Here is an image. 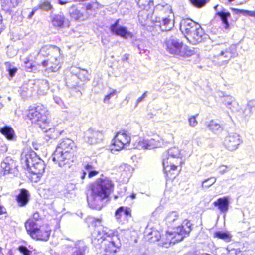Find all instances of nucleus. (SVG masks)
<instances>
[{"mask_svg":"<svg viewBox=\"0 0 255 255\" xmlns=\"http://www.w3.org/2000/svg\"><path fill=\"white\" fill-rule=\"evenodd\" d=\"M90 219L95 226L92 234V243L97 246L103 243L105 255H114L121 246L118 235H115L114 232L108 227L101 225V219L95 218Z\"/></svg>","mask_w":255,"mask_h":255,"instance_id":"f257e3e1","label":"nucleus"},{"mask_svg":"<svg viewBox=\"0 0 255 255\" xmlns=\"http://www.w3.org/2000/svg\"><path fill=\"white\" fill-rule=\"evenodd\" d=\"M114 184L107 178H99L91 184L87 193V199L90 208L100 210L113 191Z\"/></svg>","mask_w":255,"mask_h":255,"instance_id":"f03ea898","label":"nucleus"},{"mask_svg":"<svg viewBox=\"0 0 255 255\" xmlns=\"http://www.w3.org/2000/svg\"><path fill=\"white\" fill-rule=\"evenodd\" d=\"M165 221L168 227L173 228V231L167 232L172 238L173 243L181 241L186 235H189L192 230L191 228L192 224L188 220H185L181 226L175 227L181 222L179 214L176 211L170 212L166 216Z\"/></svg>","mask_w":255,"mask_h":255,"instance_id":"7ed1b4c3","label":"nucleus"},{"mask_svg":"<svg viewBox=\"0 0 255 255\" xmlns=\"http://www.w3.org/2000/svg\"><path fill=\"white\" fill-rule=\"evenodd\" d=\"M166 49L170 54L178 58L188 57L194 54V48H191L175 36L167 38L165 41Z\"/></svg>","mask_w":255,"mask_h":255,"instance_id":"20e7f679","label":"nucleus"},{"mask_svg":"<svg viewBox=\"0 0 255 255\" xmlns=\"http://www.w3.org/2000/svg\"><path fill=\"white\" fill-rule=\"evenodd\" d=\"M46 110L42 105H37L29 110L27 116L32 123L35 124L42 129L48 127Z\"/></svg>","mask_w":255,"mask_h":255,"instance_id":"39448f33","label":"nucleus"},{"mask_svg":"<svg viewBox=\"0 0 255 255\" xmlns=\"http://www.w3.org/2000/svg\"><path fill=\"white\" fill-rule=\"evenodd\" d=\"M180 152L175 147L169 149L165 157L163 158L162 164L166 172L175 170L177 165L181 163Z\"/></svg>","mask_w":255,"mask_h":255,"instance_id":"423d86ee","label":"nucleus"},{"mask_svg":"<svg viewBox=\"0 0 255 255\" xmlns=\"http://www.w3.org/2000/svg\"><path fill=\"white\" fill-rule=\"evenodd\" d=\"M218 51L219 52L214 57L226 63L238 56L237 45L235 44H231L228 47H226L225 44H221L218 48Z\"/></svg>","mask_w":255,"mask_h":255,"instance_id":"0eeeda50","label":"nucleus"},{"mask_svg":"<svg viewBox=\"0 0 255 255\" xmlns=\"http://www.w3.org/2000/svg\"><path fill=\"white\" fill-rule=\"evenodd\" d=\"M130 140V133L127 131L122 130L116 134L113 140L112 144L116 150L119 151L128 146Z\"/></svg>","mask_w":255,"mask_h":255,"instance_id":"6e6552de","label":"nucleus"},{"mask_svg":"<svg viewBox=\"0 0 255 255\" xmlns=\"http://www.w3.org/2000/svg\"><path fill=\"white\" fill-rule=\"evenodd\" d=\"M74 154L65 153L60 149H56L52 155V159L59 167H70L73 161Z\"/></svg>","mask_w":255,"mask_h":255,"instance_id":"1a4fd4ad","label":"nucleus"},{"mask_svg":"<svg viewBox=\"0 0 255 255\" xmlns=\"http://www.w3.org/2000/svg\"><path fill=\"white\" fill-rule=\"evenodd\" d=\"M60 49L59 47L46 45L41 47L36 57L37 64L40 65L42 61L50 58L52 55H58Z\"/></svg>","mask_w":255,"mask_h":255,"instance_id":"9d476101","label":"nucleus"},{"mask_svg":"<svg viewBox=\"0 0 255 255\" xmlns=\"http://www.w3.org/2000/svg\"><path fill=\"white\" fill-rule=\"evenodd\" d=\"M60 51L58 55H52L50 58L42 61V66L45 68V70L48 72H56L61 67Z\"/></svg>","mask_w":255,"mask_h":255,"instance_id":"9b49d317","label":"nucleus"},{"mask_svg":"<svg viewBox=\"0 0 255 255\" xmlns=\"http://www.w3.org/2000/svg\"><path fill=\"white\" fill-rule=\"evenodd\" d=\"M162 145L163 140L159 136H156L150 139H144L142 141H139L135 148L139 150H151L160 147Z\"/></svg>","mask_w":255,"mask_h":255,"instance_id":"f8f14e48","label":"nucleus"},{"mask_svg":"<svg viewBox=\"0 0 255 255\" xmlns=\"http://www.w3.org/2000/svg\"><path fill=\"white\" fill-rule=\"evenodd\" d=\"M185 37L188 41L193 45L203 42L208 38V35L204 33L200 25L199 27H197L196 30H194L191 34L188 36H185Z\"/></svg>","mask_w":255,"mask_h":255,"instance_id":"ddd939ff","label":"nucleus"},{"mask_svg":"<svg viewBox=\"0 0 255 255\" xmlns=\"http://www.w3.org/2000/svg\"><path fill=\"white\" fill-rule=\"evenodd\" d=\"M240 135L236 133H230L226 136L224 140L225 147L230 151L236 150L241 143Z\"/></svg>","mask_w":255,"mask_h":255,"instance_id":"4468645a","label":"nucleus"},{"mask_svg":"<svg viewBox=\"0 0 255 255\" xmlns=\"http://www.w3.org/2000/svg\"><path fill=\"white\" fill-rule=\"evenodd\" d=\"M84 138L88 143L94 144L102 140L103 134L102 131L90 128L85 132Z\"/></svg>","mask_w":255,"mask_h":255,"instance_id":"2eb2a0df","label":"nucleus"},{"mask_svg":"<svg viewBox=\"0 0 255 255\" xmlns=\"http://www.w3.org/2000/svg\"><path fill=\"white\" fill-rule=\"evenodd\" d=\"M119 19H117L114 24L111 25L110 28L111 32L125 39L131 38L133 36L132 33L128 31L127 27L119 25Z\"/></svg>","mask_w":255,"mask_h":255,"instance_id":"dca6fc26","label":"nucleus"},{"mask_svg":"<svg viewBox=\"0 0 255 255\" xmlns=\"http://www.w3.org/2000/svg\"><path fill=\"white\" fill-rule=\"evenodd\" d=\"M199 27V24L188 18L182 19L180 24V30L185 36H188Z\"/></svg>","mask_w":255,"mask_h":255,"instance_id":"f3484780","label":"nucleus"},{"mask_svg":"<svg viewBox=\"0 0 255 255\" xmlns=\"http://www.w3.org/2000/svg\"><path fill=\"white\" fill-rule=\"evenodd\" d=\"M173 17H156L154 21L156 26H159L162 31H169L173 27L172 22Z\"/></svg>","mask_w":255,"mask_h":255,"instance_id":"a211bd4d","label":"nucleus"},{"mask_svg":"<svg viewBox=\"0 0 255 255\" xmlns=\"http://www.w3.org/2000/svg\"><path fill=\"white\" fill-rule=\"evenodd\" d=\"M51 229L48 226H40V228L36 232L32 234V238L37 240L46 241L50 237Z\"/></svg>","mask_w":255,"mask_h":255,"instance_id":"6ab92c4d","label":"nucleus"},{"mask_svg":"<svg viewBox=\"0 0 255 255\" xmlns=\"http://www.w3.org/2000/svg\"><path fill=\"white\" fill-rule=\"evenodd\" d=\"M76 147L75 144L72 140L69 138H65L61 140L57 145L56 149H60L66 153L73 154Z\"/></svg>","mask_w":255,"mask_h":255,"instance_id":"aec40b11","label":"nucleus"},{"mask_svg":"<svg viewBox=\"0 0 255 255\" xmlns=\"http://www.w3.org/2000/svg\"><path fill=\"white\" fill-rule=\"evenodd\" d=\"M153 13L160 15V17H173L172 9L169 4H157L154 9Z\"/></svg>","mask_w":255,"mask_h":255,"instance_id":"412c9836","label":"nucleus"},{"mask_svg":"<svg viewBox=\"0 0 255 255\" xmlns=\"http://www.w3.org/2000/svg\"><path fill=\"white\" fill-rule=\"evenodd\" d=\"M1 167L4 171V174L15 173L16 170V162L10 157H6L1 164Z\"/></svg>","mask_w":255,"mask_h":255,"instance_id":"4be33fe9","label":"nucleus"},{"mask_svg":"<svg viewBox=\"0 0 255 255\" xmlns=\"http://www.w3.org/2000/svg\"><path fill=\"white\" fill-rule=\"evenodd\" d=\"M51 23L53 26L57 28H63L65 25L69 26L68 20L62 13L53 15Z\"/></svg>","mask_w":255,"mask_h":255,"instance_id":"5701e85b","label":"nucleus"},{"mask_svg":"<svg viewBox=\"0 0 255 255\" xmlns=\"http://www.w3.org/2000/svg\"><path fill=\"white\" fill-rule=\"evenodd\" d=\"M131 210L128 207L121 206L117 209L115 213V216L117 220L121 222V218L124 217L127 221L131 217Z\"/></svg>","mask_w":255,"mask_h":255,"instance_id":"b1692460","label":"nucleus"},{"mask_svg":"<svg viewBox=\"0 0 255 255\" xmlns=\"http://www.w3.org/2000/svg\"><path fill=\"white\" fill-rule=\"evenodd\" d=\"M24 161L27 168L33 167L38 164V162L43 160L39 158L34 151H31L26 154Z\"/></svg>","mask_w":255,"mask_h":255,"instance_id":"393cba45","label":"nucleus"},{"mask_svg":"<svg viewBox=\"0 0 255 255\" xmlns=\"http://www.w3.org/2000/svg\"><path fill=\"white\" fill-rule=\"evenodd\" d=\"M45 166L44 161H42L38 162V164L35 166L27 168L34 176H36L35 182H37L38 180L41 178L42 173L44 171Z\"/></svg>","mask_w":255,"mask_h":255,"instance_id":"a878e982","label":"nucleus"},{"mask_svg":"<svg viewBox=\"0 0 255 255\" xmlns=\"http://www.w3.org/2000/svg\"><path fill=\"white\" fill-rule=\"evenodd\" d=\"M229 197L225 196L223 198H219L213 203L215 207L222 213H226L228 211L229 206Z\"/></svg>","mask_w":255,"mask_h":255,"instance_id":"bb28decb","label":"nucleus"},{"mask_svg":"<svg viewBox=\"0 0 255 255\" xmlns=\"http://www.w3.org/2000/svg\"><path fill=\"white\" fill-rule=\"evenodd\" d=\"M146 238L150 242H155L159 240L161 235L159 232L154 229L147 228L144 232Z\"/></svg>","mask_w":255,"mask_h":255,"instance_id":"cd10ccee","label":"nucleus"},{"mask_svg":"<svg viewBox=\"0 0 255 255\" xmlns=\"http://www.w3.org/2000/svg\"><path fill=\"white\" fill-rule=\"evenodd\" d=\"M30 194L25 189H22L19 194L16 196V200L20 207L25 206L29 202Z\"/></svg>","mask_w":255,"mask_h":255,"instance_id":"c85d7f7f","label":"nucleus"},{"mask_svg":"<svg viewBox=\"0 0 255 255\" xmlns=\"http://www.w3.org/2000/svg\"><path fill=\"white\" fill-rule=\"evenodd\" d=\"M0 133L9 140H15L16 135L13 128L8 126H5L0 128Z\"/></svg>","mask_w":255,"mask_h":255,"instance_id":"c756f323","label":"nucleus"},{"mask_svg":"<svg viewBox=\"0 0 255 255\" xmlns=\"http://www.w3.org/2000/svg\"><path fill=\"white\" fill-rule=\"evenodd\" d=\"M223 102L226 106L232 111L235 112L238 110V104L232 96H224Z\"/></svg>","mask_w":255,"mask_h":255,"instance_id":"7c9ffc66","label":"nucleus"},{"mask_svg":"<svg viewBox=\"0 0 255 255\" xmlns=\"http://www.w3.org/2000/svg\"><path fill=\"white\" fill-rule=\"evenodd\" d=\"M25 226L28 233L32 237V234L38 231L40 226L33 221V219H29L25 222Z\"/></svg>","mask_w":255,"mask_h":255,"instance_id":"2f4dec72","label":"nucleus"},{"mask_svg":"<svg viewBox=\"0 0 255 255\" xmlns=\"http://www.w3.org/2000/svg\"><path fill=\"white\" fill-rule=\"evenodd\" d=\"M216 15L220 17L224 28L225 29H229L230 25L228 21V18L230 17V13L229 12L225 11V10H223L220 11H217Z\"/></svg>","mask_w":255,"mask_h":255,"instance_id":"473e14b6","label":"nucleus"},{"mask_svg":"<svg viewBox=\"0 0 255 255\" xmlns=\"http://www.w3.org/2000/svg\"><path fill=\"white\" fill-rule=\"evenodd\" d=\"M213 237L229 242L231 241L232 236L228 231H218L214 233Z\"/></svg>","mask_w":255,"mask_h":255,"instance_id":"72a5a7b5","label":"nucleus"},{"mask_svg":"<svg viewBox=\"0 0 255 255\" xmlns=\"http://www.w3.org/2000/svg\"><path fill=\"white\" fill-rule=\"evenodd\" d=\"M47 128H48V127L46 128V129H44L45 131L47 132V133L45 134L44 139L47 142L50 139H56L57 137L58 134H61V133L63 132L62 131H59L55 129H51V128H49V130H47Z\"/></svg>","mask_w":255,"mask_h":255,"instance_id":"f704fd0d","label":"nucleus"},{"mask_svg":"<svg viewBox=\"0 0 255 255\" xmlns=\"http://www.w3.org/2000/svg\"><path fill=\"white\" fill-rule=\"evenodd\" d=\"M137 5L142 10H147L154 5V0H135Z\"/></svg>","mask_w":255,"mask_h":255,"instance_id":"c9c22d12","label":"nucleus"},{"mask_svg":"<svg viewBox=\"0 0 255 255\" xmlns=\"http://www.w3.org/2000/svg\"><path fill=\"white\" fill-rule=\"evenodd\" d=\"M38 91L39 94H44L49 89V82L47 80H41L37 82Z\"/></svg>","mask_w":255,"mask_h":255,"instance_id":"e433bc0d","label":"nucleus"},{"mask_svg":"<svg viewBox=\"0 0 255 255\" xmlns=\"http://www.w3.org/2000/svg\"><path fill=\"white\" fill-rule=\"evenodd\" d=\"M69 14L70 17L75 20H78L83 16L82 13L74 5L70 7Z\"/></svg>","mask_w":255,"mask_h":255,"instance_id":"4c0bfd02","label":"nucleus"},{"mask_svg":"<svg viewBox=\"0 0 255 255\" xmlns=\"http://www.w3.org/2000/svg\"><path fill=\"white\" fill-rule=\"evenodd\" d=\"M79 82L77 75L75 74L72 75L70 77L66 78V86L71 89L75 88L78 86Z\"/></svg>","mask_w":255,"mask_h":255,"instance_id":"58836bf2","label":"nucleus"},{"mask_svg":"<svg viewBox=\"0 0 255 255\" xmlns=\"http://www.w3.org/2000/svg\"><path fill=\"white\" fill-rule=\"evenodd\" d=\"M78 72H77L75 75H77L78 80L80 79L81 81H86L89 80L90 74L87 70L85 69H78Z\"/></svg>","mask_w":255,"mask_h":255,"instance_id":"ea45409f","label":"nucleus"},{"mask_svg":"<svg viewBox=\"0 0 255 255\" xmlns=\"http://www.w3.org/2000/svg\"><path fill=\"white\" fill-rule=\"evenodd\" d=\"M255 111V101H250L244 110V114L246 116H250Z\"/></svg>","mask_w":255,"mask_h":255,"instance_id":"a19ab883","label":"nucleus"},{"mask_svg":"<svg viewBox=\"0 0 255 255\" xmlns=\"http://www.w3.org/2000/svg\"><path fill=\"white\" fill-rule=\"evenodd\" d=\"M208 127L210 130L215 133L221 131L223 128L219 124L213 120L210 121L209 124L208 125Z\"/></svg>","mask_w":255,"mask_h":255,"instance_id":"79ce46f5","label":"nucleus"},{"mask_svg":"<svg viewBox=\"0 0 255 255\" xmlns=\"http://www.w3.org/2000/svg\"><path fill=\"white\" fill-rule=\"evenodd\" d=\"M76 189V185L72 183H67L63 190L65 197H68L69 194H72V192Z\"/></svg>","mask_w":255,"mask_h":255,"instance_id":"37998d69","label":"nucleus"},{"mask_svg":"<svg viewBox=\"0 0 255 255\" xmlns=\"http://www.w3.org/2000/svg\"><path fill=\"white\" fill-rule=\"evenodd\" d=\"M94 167L90 163H88L85 166V169L88 172V177L92 178L96 175H97L99 172L94 170Z\"/></svg>","mask_w":255,"mask_h":255,"instance_id":"c03bdc74","label":"nucleus"},{"mask_svg":"<svg viewBox=\"0 0 255 255\" xmlns=\"http://www.w3.org/2000/svg\"><path fill=\"white\" fill-rule=\"evenodd\" d=\"M210 0H189L191 3L197 8L204 7Z\"/></svg>","mask_w":255,"mask_h":255,"instance_id":"a18cd8bd","label":"nucleus"},{"mask_svg":"<svg viewBox=\"0 0 255 255\" xmlns=\"http://www.w3.org/2000/svg\"><path fill=\"white\" fill-rule=\"evenodd\" d=\"M130 166L125 165L124 166V171L121 174V176L124 177V181H128L129 178L131 177V174L130 172Z\"/></svg>","mask_w":255,"mask_h":255,"instance_id":"49530a36","label":"nucleus"},{"mask_svg":"<svg viewBox=\"0 0 255 255\" xmlns=\"http://www.w3.org/2000/svg\"><path fill=\"white\" fill-rule=\"evenodd\" d=\"M216 181V178L215 177H211L207 179L202 182V187L209 188L213 184H214Z\"/></svg>","mask_w":255,"mask_h":255,"instance_id":"de8ad7c7","label":"nucleus"},{"mask_svg":"<svg viewBox=\"0 0 255 255\" xmlns=\"http://www.w3.org/2000/svg\"><path fill=\"white\" fill-rule=\"evenodd\" d=\"M39 8L43 10L48 11L49 10L53 9V6L50 2L48 1L41 2L39 4Z\"/></svg>","mask_w":255,"mask_h":255,"instance_id":"09e8293b","label":"nucleus"},{"mask_svg":"<svg viewBox=\"0 0 255 255\" xmlns=\"http://www.w3.org/2000/svg\"><path fill=\"white\" fill-rule=\"evenodd\" d=\"M198 116L197 114L195 116H192L188 118V122L190 126L195 127L198 124V122L196 120V117Z\"/></svg>","mask_w":255,"mask_h":255,"instance_id":"8fccbe9b","label":"nucleus"},{"mask_svg":"<svg viewBox=\"0 0 255 255\" xmlns=\"http://www.w3.org/2000/svg\"><path fill=\"white\" fill-rule=\"evenodd\" d=\"M19 251L23 255H31L32 252L24 246H20L18 247Z\"/></svg>","mask_w":255,"mask_h":255,"instance_id":"3c124183","label":"nucleus"},{"mask_svg":"<svg viewBox=\"0 0 255 255\" xmlns=\"http://www.w3.org/2000/svg\"><path fill=\"white\" fill-rule=\"evenodd\" d=\"M117 93V92L116 90H113L112 92L105 96L104 99V102L109 104L110 103V99L111 98V97L116 95Z\"/></svg>","mask_w":255,"mask_h":255,"instance_id":"603ef678","label":"nucleus"},{"mask_svg":"<svg viewBox=\"0 0 255 255\" xmlns=\"http://www.w3.org/2000/svg\"><path fill=\"white\" fill-rule=\"evenodd\" d=\"M232 10L235 12L236 14H242L244 16H249L250 11L244 9H238L233 8Z\"/></svg>","mask_w":255,"mask_h":255,"instance_id":"864d4df0","label":"nucleus"},{"mask_svg":"<svg viewBox=\"0 0 255 255\" xmlns=\"http://www.w3.org/2000/svg\"><path fill=\"white\" fill-rule=\"evenodd\" d=\"M25 66L26 69L29 71H33L34 66L32 64V63L30 62L28 59H26L24 61Z\"/></svg>","mask_w":255,"mask_h":255,"instance_id":"5fc2aeb1","label":"nucleus"},{"mask_svg":"<svg viewBox=\"0 0 255 255\" xmlns=\"http://www.w3.org/2000/svg\"><path fill=\"white\" fill-rule=\"evenodd\" d=\"M8 71L9 73V76L12 78L16 73L17 71V69L16 67H11V66H9V67L8 68Z\"/></svg>","mask_w":255,"mask_h":255,"instance_id":"6e6d98bb","label":"nucleus"},{"mask_svg":"<svg viewBox=\"0 0 255 255\" xmlns=\"http://www.w3.org/2000/svg\"><path fill=\"white\" fill-rule=\"evenodd\" d=\"M2 6L6 8H10V0H1Z\"/></svg>","mask_w":255,"mask_h":255,"instance_id":"4d7b16f0","label":"nucleus"},{"mask_svg":"<svg viewBox=\"0 0 255 255\" xmlns=\"http://www.w3.org/2000/svg\"><path fill=\"white\" fill-rule=\"evenodd\" d=\"M147 91L145 92L142 94V95L141 97H140L139 98H138L137 99V101H136V104L135 106H137V105H138L139 103L141 102L144 100V98L146 97V94H147Z\"/></svg>","mask_w":255,"mask_h":255,"instance_id":"13d9d810","label":"nucleus"},{"mask_svg":"<svg viewBox=\"0 0 255 255\" xmlns=\"http://www.w3.org/2000/svg\"><path fill=\"white\" fill-rule=\"evenodd\" d=\"M228 168L227 166H225L224 165H222V166H220L219 167V172L220 174H223L224 173H225V172H226L227 171V168Z\"/></svg>","mask_w":255,"mask_h":255,"instance_id":"bf43d9fd","label":"nucleus"},{"mask_svg":"<svg viewBox=\"0 0 255 255\" xmlns=\"http://www.w3.org/2000/svg\"><path fill=\"white\" fill-rule=\"evenodd\" d=\"M39 214L38 212H35L33 214L32 218L30 219H33V221L35 222H37L39 221Z\"/></svg>","mask_w":255,"mask_h":255,"instance_id":"052dcab7","label":"nucleus"},{"mask_svg":"<svg viewBox=\"0 0 255 255\" xmlns=\"http://www.w3.org/2000/svg\"><path fill=\"white\" fill-rule=\"evenodd\" d=\"M18 0H10V8L15 7L18 4Z\"/></svg>","mask_w":255,"mask_h":255,"instance_id":"680f3d73","label":"nucleus"},{"mask_svg":"<svg viewBox=\"0 0 255 255\" xmlns=\"http://www.w3.org/2000/svg\"><path fill=\"white\" fill-rule=\"evenodd\" d=\"M57 3L61 5H65L70 2L68 0H57Z\"/></svg>","mask_w":255,"mask_h":255,"instance_id":"e2e57ef3","label":"nucleus"},{"mask_svg":"<svg viewBox=\"0 0 255 255\" xmlns=\"http://www.w3.org/2000/svg\"><path fill=\"white\" fill-rule=\"evenodd\" d=\"M6 212V209L0 204V215L3 214Z\"/></svg>","mask_w":255,"mask_h":255,"instance_id":"0e129e2a","label":"nucleus"},{"mask_svg":"<svg viewBox=\"0 0 255 255\" xmlns=\"http://www.w3.org/2000/svg\"><path fill=\"white\" fill-rule=\"evenodd\" d=\"M37 10V9H33V10L30 12V13L28 16V19H31L32 16L35 14V11Z\"/></svg>","mask_w":255,"mask_h":255,"instance_id":"69168bd1","label":"nucleus"},{"mask_svg":"<svg viewBox=\"0 0 255 255\" xmlns=\"http://www.w3.org/2000/svg\"><path fill=\"white\" fill-rule=\"evenodd\" d=\"M35 84V83L33 80H30L29 81L28 83H27V86L28 87H30L31 88H32V86Z\"/></svg>","mask_w":255,"mask_h":255,"instance_id":"338daca9","label":"nucleus"},{"mask_svg":"<svg viewBox=\"0 0 255 255\" xmlns=\"http://www.w3.org/2000/svg\"><path fill=\"white\" fill-rule=\"evenodd\" d=\"M129 54H125L122 59V60L128 61L129 59Z\"/></svg>","mask_w":255,"mask_h":255,"instance_id":"774afa93","label":"nucleus"}]
</instances>
